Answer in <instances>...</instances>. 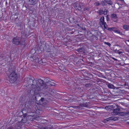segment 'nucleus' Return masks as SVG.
Returning a JSON list of instances; mask_svg holds the SVG:
<instances>
[{
  "label": "nucleus",
  "mask_w": 129,
  "mask_h": 129,
  "mask_svg": "<svg viewBox=\"0 0 129 129\" xmlns=\"http://www.w3.org/2000/svg\"><path fill=\"white\" fill-rule=\"evenodd\" d=\"M113 58V59H114L115 60H116V59H115L114 58Z\"/></svg>",
  "instance_id": "09e8293b"
},
{
  "label": "nucleus",
  "mask_w": 129,
  "mask_h": 129,
  "mask_svg": "<svg viewBox=\"0 0 129 129\" xmlns=\"http://www.w3.org/2000/svg\"><path fill=\"white\" fill-rule=\"evenodd\" d=\"M104 16H102L100 19L99 24L101 25L102 24H104V23L106 24V22L104 21Z\"/></svg>",
  "instance_id": "0eeeda50"
},
{
  "label": "nucleus",
  "mask_w": 129,
  "mask_h": 129,
  "mask_svg": "<svg viewBox=\"0 0 129 129\" xmlns=\"http://www.w3.org/2000/svg\"><path fill=\"white\" fill-rule=\"evenodd\" d=\"M108 15L106 16V18H107V21H108V19H109V18L108 17Z\"/></svg>",
  "instance_id": "4c0bfd02"
},
{
  "label": "nucleus",
  "mask_w": 129,
  "mask_h": 129,
  "mask_svg": "<svg viewBox=\"0 0 129 129\" xmlns=\"http://www.w3.org/2000/svg\"><path fill=\"white\" fill-rule=\"evenodd\" d=\"M117 119L118 118L117 117H114L113 116L104 119V120L103 122L104 123H106L108 121H110L111 120L116 121V120H117Z\"/></svg>",
  "instance_id": "423d86ee"
},
{
  "label": "nucleus",
  "mask_w": 129,
  "mask_h": 129,
  "mask_svg": "<svg viewBox=\"0 0 129 129\" xmlns=\"http://www.w3.org/2000/svg\"><path fill=\"white\" fill-rule=\"evenodd\" d=\"M108 86L109 88L114 89V86L113 84L109 83L108 85Z\"/></svg>",
  "instance_id": "dca6fc26"
},
{
  "label": "nucleus",
  "mask_w": 129,
  "mask_h": 129,
  "mask_svg": "<svg viewBox=\"0 0 129 129\" xmlns=\"http://www.w3.org/2000/svg\"><path fill=\"white\" fill-rule=\"evenodd\" d=\"M103 11L102 10H99L98 12L99 13V15H102L103 14Z\"/></svg>",
  "instance_id": "aec40b11"
},
{
  "label": "nucleus",
  "mask_w": 129,
  "mask_h": 129,
  "mask_svg": "<svg viewBox=\"0 0 129 129\" xmlns=\"http://www.w3.org/2000/svg\"><path fill=\"white\" fill-rule=\"evenodd\" d=\"M127 123L128 124H129V122H127Z\"/></svg>",
  "instance_id": "49530a36"
},
{
  "label": "nucleus",
  "mask_w": 129,
  "mask_h": 129,
  "mask_svg": "<svg viewBox=\"0 0 129 129\" xmlns=\"http://www.w3.org/2000/svg\"><path fill=\"white\" fill-rule=\"evenodd\" d=\"M30 60H31V61H33L34 60L33 56L30 57Z\"/></svg>",
  "instance_id": "72a5a7b5"
},
{
  "label": "nucleus",
  "mask_w": 129,
  "mask_h": 129,
  "mask_svg": "<svg viewBox=\"0 0 129 129\" xmlns=\"http://www.w3.org/2000/svg\"><path fill=\"white\" fill-rule=\"evenodd\" d=\"M13 44L17 45H23L25 44V40H21L20 37H16L13 38L12 40Z\"/></svg>",
  "instance_id": "f03ea898"
},
{
  "label": "nucleus",
  "mask_w": 129,
  "mask_h": 129,
  "mask_svg": "<svg viewBox=\"0 0 129 129\" xmlns=\"http://www.w3.org/2000/svg\"><path fill=\"white\" fill-rule=\"evenodd\" d=\"M105 44L108 45L109 47H110L111 45L110 43L108 42H105Z\"/></svg>",
  "instance_id": "a878e982"
},
{
  "label": "nucleus",
  "mask_w": 129,
  "mask_h": 129,
  "mask_svg": "<svg viewBox=\"0 0 129 129\" xmlns=\"http://www.w3.org/2000/svg\"><path fill=\"white\" fill-rule=\"evenodd\" d=\"M113 28L112 27H110V28H108L107 29L108 30H109V31H112V29Z\"/></svg>",
  "instance_id": "2f4dec72"
},
{
  "label": "nucleus",
  "mask_w": 129,
  "mask_h": 129,
  "mask_svg": "<svg viewBox=\"0 0 129 129\" xmlns=\"http://www.w3.org/2000/svg\"><path fill=\"white\" fill-rule=\"evenodd\" d=\"M101 5H102L103 6H106L107 5L106 4V2L105 1H102L101 3Z\"/></svg>",
  "instance_id": "6ab92c4d"
},
{
  "label": "nucleus",
  "mask_w": 129,
  "mask_h": 129,
  "mask_svg": "<svg viewBox=\"0 0 129 129\" xmlns=\"http://www.w3.org/2000/svg\"><path fill=\"white\" fill-rule=\"evenodd\" d=\"M1 2H0V5H1Z\"/></svg>",
  "instance_id": "8fccbe9b"
},
{
  "label": "nucleus",
  "mask_w": 129,
  "mask_h": 129,
  "mask_svg": "<svg viewBox=\"0 0 129 129\" xmlns=\"http://www.w3.org/2000/svg\"><path fill=\"white\" fill-rule=\"evenodd\" d=\"M22 123H21L20 122H17L16 124V125L15 126V128H16V129L18 128V127H20L22 125Z\"/></svg>",
  "instance_id": "9b49d317"
},
{
  "label": "nucleus",
  "mask_w": 129,
  "mask_h": 129,
  "mask_svg": "<svg viewBox=\"0 0 129 129\" xmlns=\"http://www.w3.org/2000/svg\"><path fill=\"white\" fill-rule=\"evenodd\" d=\"M49 83V85H50L51 86L55 85V83L54 82H51V83Z\"/></svg>",
  "instance_id": "393cba45"
},
{
  "label": "nucleus",
  "mask_w": 129,
  "mask_h": 129,
  "mask_svg": "<svg viewBox=\"0 0 129 129\" xmlns=\"http://www.w3.org/2000/svg\"><path fill=\"white\" fill-rule=\"evenodd\" d=\"M117 18L116 15L114 14H113L111 15V18L113 20V19H116Z\"/></svg>",
  "instance_id": "ddd939ff"
},
{
  "label": "nucleus",
  "mask_w": 129,
  "mask_h": 129,
  "mask_svg": "<svg viewBox=\"0 0 129 129\" xmlns=\"http://www.w3.org/2000/svg\"><path fill=\"white\" fill-rule=\"evenodd\" d=\"M94 5L96 6H98L101 5V3H99V2H96L94 3Z\"/></svg>",
  "instance_id": "b1692460"
},
{
  "label": "nucleus",
  "mask_w": 129,
  "mask_h": 129,
  "mask_svg": "<svg viewBox=\"0 0 129 129\" xmlns=\"http://www.w3.org/2000/svg\"><path fill=\"white\" fill-rule=\"evenodd\" d=\"M71 107L72 108H73L76 109H80L79 105H78L77 106H71Z\"/></svg>",
  "instance_id": "412c9836"
},
{
  "label": "nucleus",
  "mask_w": 129,
  "mask_h": 129,
  "mask_svg": "<svg viewBox=\"0 0 129 129\" xmlns=\"http://www.w3.org/2000/svg\"><path fill=\"white\" fill-rule=\"evenodd\" d=\"M38 81L40 84L41 87L46 89L48 88V86H50L49 83H51V80L49 79L48 78H47L44 81L40 79H38Z\"/></svg>",
  "instance_id": "f257e3e1"
},
{
  "label": "nucleus",
  "mask_w": 129,
  "mask_h": 129,
  "mask_svg": "<svg viewBox=\"0 0 129 129\" xmlns=\"http://www.w3.org/2000/svg\"><path fill=\"white\" fill-rule=\"evenodd\" d=\"M33 58L34 60H36L38 58V57L35 55H33Z\"/></svg>",
  "instance_id": "5701e85b"
},
{
  "label": "nucleus",
  "mask_w": 129,
  "mask_h": 129,
  "mask_svg": "<svg viewBox=\"0 0 129 129\" xmlns=\"http://www.w3.org/2000/svg\"><path fill=\"white\" fill-rule=\"evenodd\" d=\"M115 33H118L121 35H123V34L122 32H121L119 30H116V32Z\"/></svg>",
  "instance_id": "4be33fe9"
},
{
  "label": "nucleus",
  "mask_w": 129,
  "mask_h": 129,
  "mask_svg": "<svg viewBox=\"0 0 129 129\" xmlns=\"http://www.w3.org/2000/svg\"><path fill=\"white\" fill-rule=\"evenodd\" d=\"M112 28L113 29H112V31L115 32H116V30H117L116 29V28L115 27H112Z\"/></svg>",
  "instance_id": "c85d7f7f"
},
{
  "label": "nucleus",
  "mask_w": 129,
  "mask_h": 129,
  "mask_svg": "<svg viewBox=\"0 0 129 129\" xmlns=\"http://www.w3.org/2000/svg\"><path fill=\"white\" fill-rule=\"evenodd\" d=\"M128 114H129V112H128Z\"/></svg>",
  "instance_id": "603ef678"
},
{
  "label": "nucleus",
  "mask_w": 129,
  "mask_h": 129,
  "mask_svg": "<svg viewBox=\"0 0 129 129\" xmlns=\"http://www.w3.org/2000/svg\"><path fill=\"white\" fill-rule=\"evenodd\" d=\"M37 96H35V99L36 101L37 102H39L41 101L42 102H43V101L44 100V98H41L39 96V99H37Z\"/></svg>",
  "instance_id": "f8f14e48"
},
{
  "label": "nucleus",
  "mask_w": 129,
  "mask_h": 129,
  "mask_svg": "<svg viewBox=\"0 0 129 129\" xmlns=\"http://www.w3.org/2000/svg\"><path fill=\"white\" fill-rule=\"evenodd\" d=\"M128 30H129V25H128Z\"/></svg>",
  "instance_id": "de8ad7c7"
},
{
  "label": "nucleus",
  "mask_w": 129,
  "mask_h": 129,
  "mask_svg": "<svg viewBox=\"0 0 129 129\" xmlns=\"http://www.w3.org/2000/svg\"><path fill=\"white\" fill-rule=\"evenodd\" d=\"M36 82V80H33V83H34V82Z\"/></svg>",
  "instance_id": "79ce46f5"
},
{
  "label": "nucleus",
  "mask_w": 129,
  "mask_h": 129,
  "mask_svg": "<svg viewBox=\"0 0 129 129\" xmlns=\"http://www.w3.org/2000/svg\"><path fill=\"white\" fill-rule=\"evenodd\" d=\"M123 27L124 29H125L126 30H128V25H127L125 24L123 26Z\"/></svg>",
  "instance_id": "a211bd4d"
},
{
  "label": "nucleus",
  "mask_w": 129,
  "mask_h": 129,
  "mask_svg": "<svg viewBox=\"0 0 129 129\" xmlns=\"http://www.w3.org/2000/svg\"><path fill=\"white\" fill-rule=\"evenodd\" d=\"M76 51L79 52L84 53V51H85V47H83L77 49Z\"/></svg>",
  "instance_id": "1a4fd4ad"
},
{
  "label": "nucleus",
  "mask_w": 129,
  "mask_h": 129,
  "mask_svg": "<svg viewBox=\"0 0 129 129\" xmlns=\"http://www.w3.org/2000/svg\"><path fill=\"white\" fill-rule=\"evenodd\" d=\"M102 25H104V28H105V29L107 28V27L106 26H107V25L106 23V24L104 23V24H102Z\"/></svg>",
  "instance_id": "cd10ccee"
},
{
  "label": "nucleus",
  "mask_w": 129,
  "mask_h": 129,
  "mask_svg": "<svg viewBox=\"0 0 129 129\" xmlns=\"http://www.w3.org/2000/svg\"><path fill=\"white\" fill-rule=\"evenodd\" d=\"M119 0L121 2H122V1L124 2V1L123 0Z\"/></svg>",
  "instance_id": "a18cd8bd"
},
{
  "label": "nucleus",
  "mask_w": 129,
  "mask_h": 129,
  "mask_svg": "<svg viewBox=\"0 0 129 129\" xmlns=\"http://www.w3.org/2000/svg\"><path fill=\"white\" fill-rule=\"evenodd\" d=\"M120 110V108L118 107L115 109H112V110L113 112V115H122V114L123 113V112H119Z\"/></svg>",
  "instance_id": "20e7f679"
},
{
  "label": "nucleus",
  "mask_w": 129,
  "mask_h": 129,
  "mask_svg": "<svg viewBox=\"0 0 129 129\" xmlns=\"http://www.w3.org/2000/svg\"><path fill=\"white\" fill-rule=\"evenodd\" d=\"M33 86H34V89H35V91H40L41 90V87L37 84V83H36L35 85L34 84Z\"/></svg>",
  "instance_id": "6e6552de"
},
{
  "label": "nucleus",
  "mask_w": 129,
  "mask_h": 129,
  "mask_svg": "<svg viewBox=\"0 0 129 129\" xmlns=\"http://www.w3.org/2000/svg\"><path fill=\"white\" fill-rule=\"evenodd\" d=\"M49 53V54L50 56H54L55 54H54L52 51H49L48 52Z\"/></svg>",
  "instance_id": "f3484780"
},
{
  "label": "nucleus",
  "mask_w": 129,
  "mask_h": 129,
  "mask_svg": "<svg viewBox=\"0 0 129 129\" xmlns=\"http://www.w3.org/2000/svg\"><path fill=\"white\" fill-rule=\"evenodd\" d=\"M84 5V4L81 3H80L79 4H75L74 5V7L76 9L81 11Z\"/></svg>",
  "instance_id": "39448f33"
},
{
  "label": "nucleus",
  "mask_w": 129,
  "mask_h": 129,
  "mask_svg": "<svg viewBox=\"0 0 129 129\" xmlns=\"http://www.w3.org/2000/svg\"><path fill=\"white\" fill-rule=\"evenodd\" d=\"M74 22L75 24H76L77 23H78V21H75Z\"/></svg>",
  "instance_id": "ea45409f"
},
{
  "label": "nucleus",
  "mask_w": 129,
  "mask_h": 129,
  "mask_svg": "<svg viewBox=\"0 0 129 129\" xmlns=\"http://www.w3.org/2000/svg\"><path fill=\"white\" fill-rule=\"evenodd\" d=\"M79 108H81L84 107H87L88 105L87 103H81L79 104Z\"/></svg>",
  "instance_id": "9d476101"
},
{
  "label": "nucleus",
  "mask_w": 129,
  "mask_h": 129,
  "mask_svg": "<svg viewBox=\"0 0 129 129\" xmlns=\"http://www.w3.org/2000/svg\"><path fill=\"white\" fill-rule=\"evenodd\" d=\"M25 107L26 109L28 110H31V106L30 105H28V104H26L25 105Z\"/></svg>",
  "instance_id": "2eb2a0df"
},
{
  "label": "nucleus",
  "mask_w": 129,
  "mask_h": 129,
  "mask_svg": "<svg viewBox=\"0 0 129 129\" xmlns=\"http://www.w3.org/2000/svg\"><path fill=\"white\" fill-rule=\"evenodd\" d=\"M77 25L78 26H79V27H80V25H79V24H77Z\"/></svg>",
  "instance_id": "37998d69"
},
{
  "label": "nucleus",
  "mask_w": 129,
  "mask_h": 129,
  "mask_svg": "<svg viewBox=\"0 0 129 129\" xmlns=\"http://www.w3.org/2000/svg\"><path fill=\"white\" fill-rule=\"evenodd\" d=\"M128 42H129V40H127L126 41L125 43L128 45H129L128 44Z\"/></svg>",
  "instance_id": "f704fd0d"
},
{
  "label": "nucleus",
  "mask_w": 129,
  "mask_h": 129,
  "mask_svg": "<svg viewBox=\"0 0 129 129\" xmlns=\"http://www.w3.org/2000/svg\"><path fill=\"white\" fill-rule=\"evenodd\" d=\"M107 12H106V11H103V14L104 15H106L107 14Z\"/></svg>",
  "instance_id": "473e14b6"
},
{
  "label": "nucleus",
  "mask_w": 129,
  "mask_h": 129,
  "mask_svg": "<svg viewBox=\"0 0 129 129\" xmlns=\"http://www.w3.org/2000/svg\"><path fill=\"white\" fill-rule=\"evenodd\" d=\"M88 10H89V8L88 7H86L84 9V11H88Z\"/></svg>",
  "instance_id": "7c9ffc66"
},
{
  "label": "nucleus",
  "mask_w": 129,
  "mask_h": 129,
  "mask_svg": "<svg viewBox=\"0 0 129 129\" xmlns=\"http://www.w3.org/2000/svg\"><path fill=\"white\" fill-rule=\"evenodd\" d=\"M9 80L11 83L15 82L17 80V74L14 71L11 73L9 76Z\"/></svg>",
  "instance_id": "7ed1b4c3"
},
{
  "label": "nucleus",
  "mask_w": 129,
  "mask_h": 129,
  "mask_svg": "<svg viewBox=\"0 0 129 129\" xmlns=\"http://www.w3.org/2000/svg\"><path fill=\"white\" fill-rule=\"evenodd\" d=\"M90 85V84H87L85 85V86L86 87H88V86H89V85Z\"/></svg>",
  "instance_id": "c9c22d12"
},
{
  "label": "nucleus",
  "mask_w": 129,
  "mask_h": 129,
  "mask_svg": "<svg viewBox=\"0 0 129 129\" xmlns=\"http://www.w3.org/2000/svg\"><path fill=\"white\" fill-rule=\"evenodd\" d=\"M21 121H22V122H23V123H25V122H23V119Z\"/></svg>",
  "instance_id": "c03bdc74"
},
{
  "label": "nucleus",
  "mask_w": 129,
  "mask_h": 129,
  "mask_svg": "<svg viewBox=\"0 0 129 129\" xmlns=\"http://www.w3.org/2000/svg\"><path fill=\"white\" fill-rule=\"evenodd\" d=\"M22 112L23 113V112L22 111Z\"/></svg>",
  "instance_id": "3c124183"
},
{
  "label": "nucleus",
  "mask_w": 129,
  "mask_h": 129,
  "mask_svg": "<svg viewBox=\"0 0 129 129\" xmlns=\"http://www.w3.org/2000/svg\"><path fill=\"white\" fill-rule=\"evenodd\" d=\"M104 11H106V12H107L108 10L107 9H105Z\"/></svg>",
  "instance_id": "a19ab883"
},
{
  "label": "nucleus",
  "mask_w": 129,
  "mask_h": 129,
  "mask_svg": "<svg viewBox=\"0 0 129 129\" xmlns=\"http://www.w3.org/2000/svg\"><path fill=\"white\" fill-rule=\"evenodd\" d=\"M27 115V114H26L25 113L24 114V115H23V117H25Z\"/></svg>",
  "instance_id": "e433bc0d"
},
{
  "label": "nucleus",
  "mask_w": 129,
  "mask_h": 129,
  "mask_svg": "<svg viewBox=\"0 0 129 129\" xmlns=\"http://www.w3.org/2000/svg\"><path fill=\"white\" fill-rule=\"evenodd\" d=\"M118 51V53L119 54H120L121 53H122V52L121 51Z\"/></svg>",
  "instance_id": "58836bf2"
},
{
  "label": "nucleus",
  "mask_w": 129,
  "mask_h": 129,
  "mask_svg": "<svg viewBox=\"0 0 129 129\" xmlns=\"http://www.w3.org/2000/svg\"><path fill=\"white\" fill-rule=\"evenodd\" d=\"M7 129H16V128L10 126L8 127Z\"/></svg>",
  "instance_id": "bb28decb"
},
{
  "label": "nucleus",
  "mask_w": 129,
  "mask_h": 129,
  "mask_svg": "<svg viewBox=\"0 0 129 129\" xmlns=\"http://www.w3.org/2000/svg\"><path fill=\"white\" fill-rule=\"evenodd\" d=\"M116 106V105L115 104H113V105H111V107L112 108H114Z\"/></svg>",
  "instance_id": "c756f323"
},
{
  "label": "nucleus",
  "mask_w": 129,
  "mask_h": 129,
  "mask_svg": "<svg viewBox=\"0 0 129 129\" xmlns=\"http://www.w3.org/2000/svg\"><path fill=\"white\" fill-rule=\"evenodd\" d=\"M105 1L110 6H112L113 4V3L111 0H105Z\"/></svg>",
  "instance_id": "4468645a"
}]
</instances>
